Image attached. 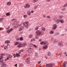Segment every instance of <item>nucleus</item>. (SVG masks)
Masks as SVG:
<instances>
[{
	"mask_svg": "<svg viewBox=\"0 0 67 67\" xmlns=\"http://www.w3.org/2000/svg\"><path fill=\"white\" fill-rule=\"evenodd\" d=\"M29 22L27 21H26L25 23H23V24L24 26H25L26 28L29 26V24H28Z\"/></svg>",
	"mask_w": 67,
	"mask_h": 67,
	"instance_id": "obj_1",
	"label": "nucleus"
},
{
	"mask_svg": "<svg viewBox=\"0 0 67 67\" xmlns=\"http://www.w3.org/2000/svg\"><path fill=\"white\" fill-rule=\"evenodd\" d=\"M46 66V67H53V64H47Z\"/></svg>",
	"mask_w": 67,
	"mask_h": 67,
	"instance_id": "obj_2",
	"label": "nucleus"
},
{
	"mask_svg": "<svg viewBox=\"0 0 67 67\" xmlns=\"http://www.w3.org/2000/svg\"><path fill=\"white\" fill-rule=\"evenodd\" d=\"M30 7V5L29 4H27L25 6V8H29Z\"/></svg>",
	"mask_w": 67,
	"mask_h": 67,
	"instance_id": "obj_3",
	"label": "nucleus"
},
{
	"mask_svg": "<svg viewBox=\"0 0 67 67\" xmlns=\"http://www.w3.org/2000/svg\"><path fill=\"white\" fill-rule=\"evenodd\" d=\"M36 33H37V35H40L41 34V32L39 30H37L36 32Z\"/></svg>",
	"mask_w": 67,
	"mask_h": 67,
	"instance_id": "obj_4",
	"label": "nucleus"
},
{
	"mask_svg": "<svg viewBox=\"0 0 67 67\" xmlns=\"http://www.w3.org/2000/svg\"><path fill=\"white\" fill-rule=\"evenodd\" d=\"M29 61H30V58H28L25 60V61L27 62V64H29L30 62Z\"/></svg>",
	"mask_w": 67,
	"mask_h": 67,
	"instance_id": "obj_5",
	"label": "nucleus"
},
{
	"mask_svg": "<svg viewBox=\"0 0 67 67\" xmlns=\"http://www.w3.org/2000/svg\"><path fill=\"white\" fill-rule=\"evenodd\" d=\"M13 31V29L11 28L10 29V30H8L7 31V33H10L11 32H12Z\"/></svg>",
	"mask_w": 67,
	"mask_h": 67,
	"instance_id": "obj_6",
	"label": "nucleus"
},
{
	"mask_svg": "<svg viewBox=\"0 0 67 67\" xmlns=\"http://www.w3.org/2000/svg\"><path fill=\"white\" fill-rule=\"evenodd\" d=\"M28 52L29 53H32V49L31 48H29L28 50Z\"/></svg>",
	"mask_w": 67,
	"mask_h": 67,
	"instance_id": "obj_7",
	"label": "nucleus"
},
{
	"mask_svg": "<svg viewBox=\"0 0 67 67\" xmlns=\"http://www.w3.org/2000/svg\"><path fill=\"white\" fill-rule=\"evenodd\" d=\"M19 53H17L16 54V56L17 57H20V54H21L20 52H19Z\"/></svg>",
	"mask_w": 67,
	"mask_h": 67,
	"instance_id": "obj_8",
	"label": "nucleus"
},
{
	"mask_svg": "<svg viewBox=\"0 0 67 67\" xmlns=\"http://www.w3.org/2000/svg\"><path fill=\"white\" fill-rule=\"evenodd\" d=\"M53 26V30H55L57 28V26L56 25H54Z\"/></svg>",
	"mask_w": 67,
	"mask_h": 67,
	"instance_id": "obj_9",
	"label": "nucleus"
},
{
	"mask_svg": "<svg viewBox=\"0 0 67 67\" xmlns=\"http://www.w3.org/2000/svg\"><path fill=\"white\" fill-rule=\"evenodd\" d=\"M6 4L7 5H11V2H7Z\"/></svg>",
	"mask_w": 67,
	"mask_h": 67,
	"instance_id": "obj_10",
	"label": "nucleus"
},
{
	"mask_svg": "<svg viewBox=\"0 0 67 67\" xmlns=\"http://www.w3.org/2000/svg\"><path fill=\"white\" fill-rule=\"evenodd\" d=\"M58 45L60 47H62L63 46V44L62 43H58Z\"/></svg>",
	"mask_w": 67,
	"mask_h": 67,
	"instance_id": "obj_11",
	"label": "nucleus"
},
{
	"mask_svg": "<svg viewBox=\"0 0 67 67\" xmlns=\"http://www.w3.org/2000/svg\"><path fill=\"white\" fill-rule=\"evenodd\" d=\"M22 46V44H19L17 46L18 47H21Z\"/></svg>",
	"mask_w": 67,
	"mask_h": 67,
	"instance_id": "obj_12",
	"label": "nucleus"
},
{
	"mask_svg": "<svg viewBox=\"0 0 67 67\" xmlns=\"http://www.w3.org/2000/svg\"><path fill=\"white\" fill-rule=\"evenodd\" d=\"M23 26H22L21 27H20L19 29V30L20 31H22L23 29V27H24Z\"/></svg>",
	"mask_w": 67,
	"mask_h": 67,
	"instance_id": "obj_13",
	"label": "nucleus"
},
{
	"mask_svg": "<svg viewBox=\"0 0 67 67\" xmlns=\"http://www.w3.org/2000/svg\"><path fill=\"white\" fill-rule=\"evenodd\" d=\"M5 43L6 44H7L8 43H10V41L9 40H7L5 41Z\"/></svg>",
	"mask_w": 67,
	"mask_h": 67,
	"instance_id": "obj_14",
	"label": "nucleus"
},
{
	"mask_svg": "<svg viewBox=\"0 0 67 67\" xmlns=\"http://www.w3.org/2000/svg\"><path fill=\"white\" fill-rule=\"evenodd\" d=\"M27 14L29 15H31V12L30 11H28L27 13Z\"/></svg>",
	"mask_w": 67,
	"mask_h": 67,
	"instance_id": "obj_15",
	"label": "nucleus"
},
{
	"mask_svg": "<svg viewBox=\"0 0 67 67\" xmlns=\"http://www.w3.org/2000/svg\"><path fill=\"white\" fill-rule=\"evenodd\" d=\"M48 45V42L47 41H46L44 42V45Z\"/></svg>",
	"mask_w": 67,
	"mask_h": 67,
	"instance_id": "obj_16",
	"label": "nucleus"
},
{
	"mask_svg": "<svg viewBox=\"0 0 67 67\" xmlns=\"http://www.w3.org/2000/svg\"><path fill=\"white\" fill-rule=\"evenodd\" d=\"M18 26H19V25H15V26H14V27L15 28H17V27H18Z\"/></svg>",
	"mask_w": 67,
	"mask_h": 67,
	"instance_id": "obj_17",
	"label": "nucleus"
},
{
	"mask_svg": "<svg viewBox=\"0 0 67 67\" xmlns=\"http://www.w3.org/2000/svg\"><path fill=\"white\" fill-rule=\"evenodd\" d=\"M7 65H2L1 67H6L7 66Z\"/></svg>",
	"mask_w": 67,
	"mask_h": 67,
	"instance_id": "obj_18",
	"label": "nucleus"
},
{
	"mask_svg": "<svg viewBox=\"0 0 67 67\" xmlns=\"http://www.w3.org/2000/svg\"><path fill=\"white\" fill-rule=\"evenodd\" d=\"M1 64H2L3 65H7V64H5V63L4 62H2Z\"/></svg>",
	"mask_w": 67,
	"mask_h": 67,
	"instance_id": "obj_19",
	"label": "nucleus"
},
{
	"mask_svg": "<svg viewBox=\"0 0 67 67\" xmlns=\"http://www.w3.org/2000/svg\"><path fill=\"white\" fill-rule=\"evenodd\" d=\"M4 18H2L0 19V22H2L3 21V19H4Z\"/></svg>",
	"mask_w": 67,
	"mask_h": 67,
	"instance_id": "obj_20",
	"label": "nucleus"
},
{
	"mask_svg": "<svg viewBox=\"0 0 67 67\" xmlns=\"http://www.w3.org/2000/svg\"><path fill=\"white\" fill-rule=\"evenodd\" d=\"M26 43H24L23 44H22V46H23L24 47H25L26 46Z\"/></svg>",
	"mask_w": 67,
	"mask_h": 67,
	"instance_id": "obj_21",
	"label": "nucleus"
},
{
	"mask_svg": "<svg viewBox=\"0 0 67 67\" xmlns=\"http://www.w3.org/2000/svg\"><path fill=\"white\" fill-rule=\"evenodd\" d=\"M57 19L56 18H54L53 19V21H55V22H56V21H57Z\"/></svg>",
	"mask_w": 67,
	"mask_h": 67,
	"instance_id": "obj_22",
	"label": "nucleus"
},
{
	"mask_svg": "<svg viewBox=\"0 0 67 67\" xmlns=\"http://www.w3.org/2000/svg\"><path fill=\"white\" fill-rule=\"evenodd\" d=\"M56 22H57V24L59 23L60 22V20H57V21Z\"/></svg>",
	"mask_w": 67,
	"mask_h": 67,
	"instance_id": "obj_23",
	"label": "nucleus"
},
{
	"mask_svg": "<svg viewBox=\"0 0 67 67\" xmlns=\"http://www.w3.org/2000/svg\"><path fill=\"white\" fill-rule=\"evenodd\" d=\"M8 46H5L4 47V49H6L7 48H8Z\"/></svg>",
	"mask_w": 67,
	"mask_h": 67,
	"instance_id": "obj_24",
	"label": "nucleus"
},
{
	"mask_svg": "<svg viewBox=\"0 0 67 67\" xmlns=\"http://www.w3.org/2000/svg\"><path fill=\"white\" fill-rule=\"evenodd\" d=\"M23 16L24 18H27V15H24Z\"/></svg>",
	"mask_w": 67,
	"mask_h": 67,
	"instance_id": "obj_25",
	"label": "nucleus"
},
{
	"mask_svg": "<svg viewBox=\"0 0 67 67\" xmlns=\"http://www.w3.org/2000/svg\"><path fill=\"white\" fill-rule=\"evenodd\" d=\"M44 49H46L47 48V46H44L43 47Z\"/></svg>",
	"mask_w": 67,
	"mask_h": 67,
	"instance_id": "obj_26",
	"label": "nucleus"
},
{
	"mask_svg": "<svg viewBox=\"0 0 67 67\" xmlns=\"http://www.w3.org/2000/svg\"><path fill=\"white\" fill-rule=\"evenodd\" d=\"M60 21L61 22V23H62L64 22V20H60Z\"/></svg>",
	"mask_w": 67,
	"mask_h": 67,
	"instance_id": "obj_27",
	"label": "nucleus"
},
{
	"mask_svg": "<svg viewBox=\"0 0 67 67\" xmlns=\"http://www.w3.org/2000/svg\"><path fill=\"white\" fill-rule=\"evenodd\" d=\"M12 57L11 55H9L8 57L9 58H11Z\"/></svg>",
	"mask_w": 67,
	"mask_h": 67,
	"instance_id": "obj_28",
	"label": "nucleus"
},
{
	"mask_svg": "<svg viewBox=\"0 0 67 67\" xmlns=\"http://www.w3.org/2000/svg\"><path fill=\"white\" fill-rule=\"evenodd\" d=\"M19 44V42H15V45H17Z\"/></svg>",
	"mask_w": 67,
	"mask_h": 67,
	"instance_id": "obj_29",
	"label": "nucleus"
},
{
	"mask_svg": "<svg viewBox=\"0 0 67 67\" xmlns=\"http://www.w3.org/2000/svg\"><path fill=\"white\" fill-rule=\"evenodd\" d=\"M58 42V40H54V43H56Z\"/></svg>",
	"mask_w": 67,
	"mask_h": 67,
	"instance_id": "obj_30",
	"label": "nucleus"
},
{
	"mask_svg": "<svg viewBox=\"0 0 67 67\" xmlns=\"http://www.w3.org/2000/svg\"><path fill=\"white\" fill-rule=\"evenodd\" d=\"M6 15L7 16H9V15H10V13L8 12L6 14Z\"/></svg>",
	"mask_w": 67,
	"mask_h": 67,
	"instance_id": "obj_31",
	"label": "nucleus"
},
{
	"mask_svg": "<svg viewBox=\"0 0 67 67\" xmlns=\"http://www.w3.org/2000/svg\"><path fill=\"white\" fill-rule=\"evenodd\" d=\"M45 42H40V44L41 45H43V44H44Z\"/></svg>",
	"mask_w": 67,
	"mask_h": 67,
	"instance_id": "obj_32",
	"label": "nucleus"
},
{
	"mask_svg": "<svg viewBox=\"0 0 67 67\" xmlns=\"http://www.w3.org/2000/svg\"><path fill=\"white\" fill-rule=\"evenodd\" d=\"M67 6V3H66L65 5L63 6V7H66Z\"/></svg>",
	"mask_w": 67,
	"mask_h": 67,
	"instance_id": "obj_33",
	"label": "nucleus"
},
{
	"mask_svg": "<svg viewBox=\"0 0 67 67\" xmlns=\"http://www.w3.org/2000/svg\"><path fill=\"white\" fill-rule=\"evenodd\" d=\"M20 40L21 41H23V38L22 37H21L20 38Z\"/></svg>",
	"mask_w": 67,
	"mask_h": 67,
	"instance_id": "obj_34",
	"label": "nucleus"
},
{
	"mask_svg": "<svg viewBox=\"0 0 67 67\" xmlns=\"http://www.w3.org/2000/svg\"><path fill=\"white\" fill-rule=\"evenodd\" d=\"M63 18V16H59V19H62Z\"/></svg>",
	"mask_w": 67,
	"mask_h": 67,
	"instance_id": "obj_35",
	"label": "nucleus"
},
{
	"mask_svg": "<svg viewBox=\"0 0 67 67\" xmlns=\"http://www.w3.org/2000/svg\"><path fill=\"white\" fill-rule=\"evenodd\" d=\"M50 34H53L54 33V31H51L50 32Z\"/></svg>",
	"mask_w": 67,
	"mask_h": 67,
	"instance_id": "obj_36",
	"label": "nucleus"
},
{
	"mask_svg": "<svg viewBox=\"0 0 67 67\" xmlns=\"http://www.w3.org/2000/svg\"><path fill=\"white\" fill-rule=\"evenodd\" d=\"M38 27H39L38 26H37L36 27L35 29V30H38Z\"/></svg>",
	"mask_w": 67,
	"mask_h": 67,
	"instance_id": "obj_37",
	"label": "nucleus"
},
{
	"mask_svg": "<svg viewBox=\"0 0 67 67\" xmlns=\"http://www.w3.org/2000/svg\"><path fill=\"white\" fill-rule=\"evenodd\" d=\"M33 37V36L32 35H31L29 36V37L30 38H32Z\"/></svg>",
	"mask_w": 67,
	"mask_h": 67,
	"instance_id": "obj_38",
	"label": "nucleus"
},
{
	"mask_svg": "<svg viewBox=\"0 0 67 67\" xmlns=\"http://www.w3.org/2000/svg\"><path fill=\"white\" fill-rule=\"evenodd\" d=\"M4 60L3 59H0V62H1L2 63L3 62Z\"/></svg>",
	"mask_w": 67,
	"mask_h": 67,
	"instance_id": "obj_39",
	"label": "nucleus"
},
{
	"mask_svg": "<svg viewBox=\"0 0 67 67\" xmlns=\"http://www.w3.org/2000/svg\"><path fill=\"white\" fill-rule=\"evenodd\" d=\"M3 57L2 56H1L0 57V59H3Z\"/></svg>",
	"mask_w": 67,
	"mask_h": 67,
	"instance_id": "obj_40",
	"label": "nucleus"
},
{
	"mask_svg": "<svg viewBox=\"0 0 67 67\" xmlns=\"http://www.w3.org/2000/svg\"><path fill=\"white\" fill-rule=\"evenodd\" d=\"M37 0H34L33 1V2H37Z\"/></svg>",
	"mask_w": 67,
	"mask_h": 67,
	"instance_id": "obj_41",
	"label": "nucleus"
},
{
	"mask_svg": "<svg viewBox=\"0 0 67 67\" xmlns=\"http://www.w3.org/2000/svg\"><path fill=\"white\" fill-rule=\"evenodd\" d=\"M66 64H64L63 65V67H66Z\"/></svg>",
	"mask_w": 67,
	"mask_h": 67,
	"instance_id": "obj_42",
	"label": "nucleus"
},
{
	"mask_svg": "<svg viewBox=\"0 0 67 67\" xmlns=\"http://www.w3.org/2000/svg\"><path fill=\"white\" fill-rule=\"evenodd\" d=\"M62 11H65V10H66V8H62Z\"/></svg>",
	"mask_w": 67,
	"mask_h": 67,
	"instance_id": "obj_43",
	"label": "nucleus"
},
{
	"mask_svg": "<svg viewBox=\"0 0 67 67\" xmlns=\"http://www.w3.org/2000/svg\"><path fill=\"white\" fill-rule=\"evenodd\" d=\"M19 66H20L23 67V64H19Z\"/></svg>",
	"mask_w": 67,
	"mask_h": 67,
	"instance_id": "obj_44",
	"label": "nucleus"
},
{
	"mask_svg": "<svg viewBox=\"0 0 67 67\" xmlns=\"http://www.w3.org/2000/svg\"><path fill=\"white\" fill-rule=\"evenodd\" d=\"M51 53L49 52L48 53V56H51Z\"/></svg>",
	"mask_w": 67,
	"mask_h": 67,
	"instance_id": "obj_45",
	"label": "nucleus"
},
{
	"mask_svg": "<svg viewBox=\"0 0 67 67\" xmlns=\"http://www.w3.org/2000/svg\"><path fill=\"white\" fill-rule=\"evenodd\" d=\"M1 55L2 56H5V54H1Z\"/></svg>",
	"mask_w": 67,
	"mask_h": 67,
	"instance_id": "obj_46",
	"label": "nucleus"
},
{
	"mask_svg": "<svg viewBox=\"0 0 67 67\" xmlns=\"http://www.w3.org/2000/svg\"><path fill=\"white\" fill-rule=\"evenodd\" d=\"M16 20V19H14L12 20V21L13 22V21H14Z\"/></svg>",
	"mask_w": 67,
	"mask_h": 67,
	"instance_id": "obj_47",
	"label": "nucleus"
},
{
	"mask_svg": "<svg viewBox=\"0 0 67 67\" xmlns=\"http://www.w3.org/2000/svg\"><path fill=\"white\" fill-rule=\"evenodd\" d=\"M43 16L44 18H46V15H45L43 14Z\"/></svg>",
	"mask_w": 67,
	"mask_h": 67,
	"instance_id": "obj_48",
	"label": "nucleus"
},
{
	"mask_svg": "<svg viewBox=\"0 0 67 67\" xmlns=\"http://www.w3.org/2000/svg\"><path fill=\"white\" fill-rule=\"evenodd\" d=\"M33 46H34L35 47V48H37V47L36 46V45L34 44Z\"/></svg>",
	"mask_w": 67,
	"mask_h": 67,
	"instance_id": "obj_49",
	"label": "nucleus"
},
{
	"mask_svg": "<svg viewBox=\"0 0 67 67\" xmlns=\"http://www.w3.org/2000/svg\"><path fill=\"white\" fill-rule=\"evenodd\" d=\"M8 59H9V58H7L6 59H5V61H7Z\"/></svg>",
	"mask_w": 67,
	"mask_h": 67,
	"instance_id": "obj_50",
	"label": "nucleus"
},
{
	"mask_svg": "<svg viewBox=\"0 0 67 67\" xmlns=\"http://www.w3.org/2000/svg\"><path fill=\"white\" fill-rule=\"evenodd\" d=\"M42 30L43 31H45V29L44 28H42Z\"/></svg>",
	"mask_w": 67,
	"mask_h": 67,
	"instance_id": "obj_51",
	"label": "nucleus"
},
{
	"mask_svg": "<svg viewBox=\"0 0 67 67\" xmlns=\"http://www.w3.org/2000/svg\"><path fill=\"white\" fill-rule=\"evenodd\" d=\"M47 18H48V19H50V17H49V16H48L47 17Z\"/></svg>",
	"mask_w": 67,
	"mask_h": 67,
	"instance_id": "obj_52",
	"label": "nucleus"
},
{
	"mask_svg": "<svg viewBox=\"0 0 67 67\" xmlns=\"http://www.w3.org/2000/svg\"><path fill=\"white\" fill-rule=\"evenodd\" d=\"M34 41V38H33V39H32L31 40V41Z\"/></svg>",
	"mask_w": 67,
	"mask_h": 67,
	"instance_id": "obj_53",
	"label": "nucleus"
},
{
	"mask_svg": "<svg viewBox=\"0 0 67 67\" xmlns=\"http://www.w3.org/2000/svg\"><path fill=\"white\" fill-rule=\"evenodd\" d=\"M19 52H20L21 53V52H23V50H21L20 51H19Z\"/></svg>",
	"mask_w": 67,
	"mask_h": 67,
	"instance_id": "obj_54",
	"label": "nucleus"
},
{
	"mask_svg": "<svg viewBox=\"0 0 67 67\" xmlns=\"http://www.w3.org/2000/svg\"><path fill=\"white\" fill-rule=\"evenodd\" d=\"M37 55H38L37 54V53H36V54H35V56H37Z\"/></svg>",
	"mask_w": 67,
	"mask_h": 67,
	"instance_id": "obj_55",
	"label": "nucleus"
},
{
	"mask_svg": "<svg viewBox=\"0 0 67 67\" xmlns=\"http://www.w3.org/2000/svg\"><path fill=\"white\" fill-rule=\"evenodd\" d=\"M16 40L17 41H19V40H20V38H16Z\"/></svg>",
	"mask_w": 67,
	"mask_h": 67,
	"instance_id": "obj_56",
	"label": "nucleus"
},
{
	"mask_svg": "<svg viewBox=\"0 0 67 67\" xmlns=\"http://www.w3.org/2000/svg\"><path fill=\"white\" fill-rule=\"evenodd\" d=\"M39 41L40 42H41V41H42V39H40L39 40Z\"/></svg>",
	"mask_w": 67,
	"mask_h": 67,
	"instance_id": "obj_57",
	"label": "nucleus"
},
{
	"mask_svg": "<svg viewBox=\"0 0 67 67\" xmlns=\"http://www.w3.org/2000/svg\"><path fill=\"white\" fill-rule=\"evenodd\" d=\"M14 24H17V23L16 21H15L14 23Z\"/></svg>",
	"mask_w": 67,
	"mask_h": 67,
	"instance_id": "obj_58",
	"label": "nucleus"
},
{
	"mask_svg": "<svg viewBox=\"0 0 67 67\" xmlns=\"http://www.w3.org/2000/svg\"><path fill=\"white\" fill-rule=\"evenodd\" d=\"M16 23L17 24V23H19V21H16Z\"/></svg>",
	"mask_w": 67,
	"mask_h": 67,
	"instance_id": "obj_59",
	"label": "nucleus"
},
{
	"mask_svg": "<svg viewBox=\"0 0 67 67\" xmlns=\"http://www.w3.org/2000/svg\"><path fill=\"white\" fill-rule=\"evenodd\" d=\"M45 58H46V59H47V58H48V57L47 56H45Z\"/></svg>",
	"mask_w": 67,
	"mask_h": 67,
	"instance_id": "obj_60",
	"label": "nucleus"
},
{
	"mask_svg": "<svg viewBox=\"0 0 67 67\" xmlns=\"http://www.w3.org/2000/svg\"><path fill=\"white\" fill-rule=\"evenodd\" d=\"M22 33H23V32H21L19 34H22Z\"/></svg>",
	"mask_w": 67,
	"mask_h": 67,
	"instance_id": "obj_61",
	"label": "nucleus"
},
{
	"mask_svg": "<svg viewBox=\"0 0 67 67\" xmlns=\"http://www.w3.org/2000/svg\"><path fill=\"white\" fill-rule=\"evenodd\" d=\"M38 38H39V37H36V38L37 39H38Z\"/></svg>",
	"mask_w": 67,
	"mask_h": 67,
	"instance_id": "obj_62",
	"label": "nucleus"
},
{
	"mask_svg": "<svg viewBox=\"0 0 67 67\" xmlns=\"http://www.w3.org/2000/svg\"><path fill=\"white\" fill-rule=\"evenodd\" d=\"M29 47H31V44H29Z\"/></svg>",
	"mask_w": 67,
	"mask_h": 67,
	"instance_id": "obj_63",
	"label": "nucleus"
},
{
	"mask_svg": "<svg viewBox=\"0 0 67 67\" xmlns=\"http://www.w3.org/2000/svg\"><path fill=\"white\" fill-rule=\"evenodd\" d=\"M31 13H33L34 12V11L33 10H32L31 11Z\"/></svg>",
	"mask_w": 67,
	"mask_h": 67,
	"instance_id": "obj_64",
	"label": "nucleus"
}]
</instances>
